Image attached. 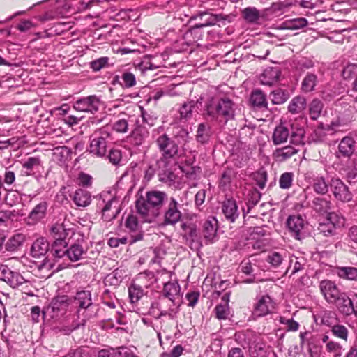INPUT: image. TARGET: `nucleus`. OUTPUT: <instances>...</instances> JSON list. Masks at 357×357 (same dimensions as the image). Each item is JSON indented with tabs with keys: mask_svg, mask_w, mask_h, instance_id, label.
Masks as SVG:
<instances>
[{
	"mask_svg": "<svg viewBox=\"0 0 357 357\" xmlns=\"http://www.w3.org/2000/svg\"><path fill=\"white\" fill-rule=\"evenodd\" d=\"M66 257L71 261H77L82 259L86 250L79 243H74L66 250Z\"/></svg>",
	"mask_w": 357,
	"mask_h": 357,
	"instance_id": "34",
	"label": "nucleus"
},
{
	"mask_svg": "<svg viewBox=\"0 0 357 357\" xmlns=\"http://www.w3.org/2000/svg\"><path fill=\"white\" fill-rule=\"evenodd\" d=\"M326 220L331 223V225L334 226L336 229L343 227L345 221L342 215H339L335 212L328 213Z\"/></svg>",
	"mask_w": 357,
	"mask_h": 357,
	"instance_id": "63",
	"label": "nucleus"
},
{
	"mask_svg": "<svg viewBox=\"0 0 357 357\" xmlns=\"http://www.w3.org/2000/svg\"><path fill=\"white\" fill-rule=\"evenodd\" d=\"M181 205L174 197H170L162 209V222L164 226H174L181 220Z\"/></svg>",
	"mask_w": 357,
	"mask_h": 357,
	"instance_id": "9",
	"label": "nucleus"
},
{
	"mask_svg": "<svg viewBox=\"0 0 357 357\" xmlns=\"http://www.w3.org/2000/svg\"><path fill=\"white\" fill-rule=\"evenodd\" d=\"M337 275L342 279L348 280H356L357 279V268L352 266L338 267L337 269Z\"/></svg>",
	"mask_w": 357,
	"mask_h": 357,
	"instance_id": "49",
	"label": "nucleus"
},
{
	"mask_svg": "<svg viewBox=\"0 0 357 357\" xmlns=\"http://www.w3.org/2000/svg\"><path fill=\"white\" fill-rule=\"evenodd\" d=\"M108 159L110 163L114 165H119L122 160L121 151L119 149L112 148L109 146V149L107 153V155L104 158Z\"/></svg>",
	"mask_w": 357,
	"mask_h": 357,
	"instance_id": "61",
	"label": "nucleus"
},
{
	"mask_svg": "<svg viewBox=\"0 0 357 357\" xmlns=\"http://www.w3.org/2000/svg\"><path fill=\"white\" fill-rule=\"evenodd\" d=\"M249 354L251 357H266L265 344L261 342L254 341L249 345Z\"/></svg>",
	"mask_w": 357,
	"mask_h": 357,
	"instance_id": "50",
	"label": "nucleus"
},
{
	"mask_svg": "<svg viewBox=\"0 0 357 357\" xmlns=\"http://www.w3.org/2000/svg\"><path fill=\"white\" fill-rule=\"evenodd\" d=\"M53 324L51 328L52 332L56 335H67L74 330L79 328L80 326H84L86 319L79 323L75 315L68 314L58 319H52Z\"/></svg>",
	"mask_w": 357,
	"mask_h": 357,
	"instance_id": "8",
	"label": "nucleus"
},
{
	"mask_svg": "<svg viewBox=\"0 0 357 357\" xmlns=\"http://www.w3.org/2000/svg\"><path fill=\"white\" fill-rule=\"evenodd\" d=\"M331 201L330 199L321 197H314L311 204L312 208L320 214L327 213L331 208Z\"/></svg>",
	"mask_w": 357,
	"mask_h": 357,
	"instance_id": "30",
	"label": "nucleus"
},
{
	"mask_svg": "<svg viewBox=\"0 0 357 357\" xmlns=\"http://www.w3.org/2000/svg\"><path fill=\"white\" fill-rule=\"evenodd\" d=\"M72 301V298L68 295L54 297L49 305L43 311V318L48 317L52 319H58L68 315Z\"/></svg>",
	"mask_w": 357,
	"mask_h": 357,
	"instance_id": "7",
	"label": "nucleus"
},
{
	"mask_svg": "<svg viewBox=\"0 0 357 357\" xmlns=\"http://www.w3.org/2000/svg\"><path fill=\"white\" fill-rule=\"evenodd\" d=\"M275 308V303L268 294L257 296L253 307L252 314L255 317H264L271 314Z\"/></svg>",
	"mask_w": 357,
	"mask_h": 357,
	"instance_id": "14",
	"label": "nucleus"
},
{
	"mask_svg": "<svg viewBox=\"0 0 357 357\" xmlns=\"http://www.w3.org/2000/svg\"><path fill=\"white\" fill-rule=\"evenodd\" d=\"M352 303V298L346 292H343L333 305L335 306L340 314L344 316H350L354 312Z\"/></svg>",
	"mask_w": 357,
	"mask_h": 357,
	"instance_id": "23",
	"label": "nucleus"
},
{
	"mask_svg": "<svg viewBox=\"0 0 357 357\" xmlns=\"http://www.w3.org/2000/svg\"><path fill=\"white\" fill-rule=\"evenodd\" d=\"M305 134L304 127L296 122L287 125L281 123L274 129L272 141L274 145H280L285 143L288 138H290L292 144H303Z\"/></svg>",
	"mask_w": 357,
	"mask_h": 357,
	"instance_id": "3",
	"label": "nucleus"
},
{
	"mask_svg": "<svg viewBox=\"0 0 357 357\" xmlns=\"http://www.w3.org/2000/svg\"><path fill=\"white\" fill-rule=\"evenodd\" d=\"M324 104L319 99H314L309 106V114L312 120H317L321 115Z\"/></svg>",
	"mask_w": 357,
	"mask_h": 357,
	"instance_id": "57",
	"label": "nucleus"
},
{
	"mask_svg": "<svg viewBox=\"0 0 357 357\" xmlns=\"http://www.w3.org/2000/svg\"><path fill=\"white\" fill-rule=\"evenodd\" d=\"M67 245L68 243L66 241H54L52 244L50 253L57 259L66 257V250H68Z\"/></svg>",
	"mask_w": 357,
	"mask_h": 357,
	"instance_id": "46",
	"label": "nucleus"
},
{
	"mask_svg": "<svg viewBox=\"0 0 357 357\" xmlns=\"http://www.w3.org/2000/svg\"><path fill=\"white\" fill-rule=\"evenodd\" d=\"M120 77L116 75L114 78V82H117L123 89H129L133 87L136 85V78L133 73L130 72H124L123 73L121 77V81H119Z\"/></svg>",
	"mask_w": 357,
	"mask_h": 357,
	"instance_id": "43",
	"label": "nucleus"
},
{
	"mask_svg": "<svg viewBox=\"0 0 357 357\" xmlns=\"http://www.w3.org/2000/svg\"><path fill=\"white\" fill-rule=\"evenodd\" d=\"M305 224L306 221L301 215H289L287 220V226L291 236L298 240L303 236Z\"/></svg>",
	"mask_w": 357,
	"mask_h": 357,
	"instance_id": "18",
	"label": "nucleus"
},
{
	"mask_svg": "<svg viewBox=\"0 0 357 357\" xmlns=\"http://www.w3.org/2000/svg\"><path fill=\"white\" fill-rule=\"evenodd\" d=\"M125 227L130 234L129 243L130 244L143 238L144 232L136 216L133 215H128L125 222Z\"/></svg>",
	"mask_w": 357,
	"mask_h": 357,
	"instance_id": "16",
	"label": "nucleus"
},
{
	"mask_svg": "<svg viewBox=\"0 0 357 357\" xmlns=\"http://www.w3.org/2000/svg\"><path fill=\"white\" fill-rule=\"evenodd\" d=\"M22 167L26 169V176H31L35 169H38L41 166V161L38 157H29L22 164Z\"/></svg>",
	"mask_w": 357,
	"mask_h": 357,
	"instance_id": "45",
	"label": "nucleus"
},
{
	"mask_svg": "<svg viewBox=\"0 0 357 357\" xmlns=\"http://www.w3.org/2000/svg\"><path fill=\"white\" fill-rule=\"evenodd\" d=\"M149 137V130L144 125L138 123L130 134V142L132 145L139 146L146 142Z\"/></svg>",
	"mask_w": 357,
	"mask_h": 357,
	"instance_id": "22",
	"label": "nucleus"
},
{
	"mask_svg": "<svg viewBox=\"0 0 357 357\" xmlns=\"http://www.w3.org/2000/svg\"><path fill=\"white\" fill-rule=\"evenodd\" d=\"M331 333L335 337L347 342L349 337V330L347 326L343 324H335L331 329Z\"/></svg>",
	"mask_w": 357,
	"mask_h": 357,
	"instance_id": "54",
	"label": "nucleus"
},
{
	"mask_svg": "<svg viewBox=\"0 0 357 357\" xmlns=\"http://www.w3.org/2000/svg\"><path fill=\"white\" fill-rule=\"evenodd\" d=\"M211 135V126L205 123L198 125L196 135V139L201 144L207 143Z\"/></svg>",
	"mask_w": 357,
	"mask_h": 357,
	"instance_id": "42",
	"label": "nucleus"
},
{
	"mask_svg": "<svg viewBox=\"0 0 357 357\" xmlns=\"http://www.w3.org/2000/svg\"><path fill=\"white\" fill-rule=\"evenodd\" d=\"M305 264V259L303 257L291 256L289 257V266L285 274L291 269V275L301 271Z\"/></svg>",
	"mask_w": 357,
	"mask_h": 357,
	"instance_id": "47",
	"label": "nucleus"
},
{
	"mask_svg": "<svg viewBox=\"0 0 357 357\" xmlns=\"http://www.w3.org/2000/svg\"><path fill=\"white\" fill-rule=\"evenodd\" d=\"M330 191L338 201L348 202L352 199L349 187L339 177H330Z\"/></svg>",
	"mask_w": 357,
	"mask_h": 357,
	"instance_id": "11",
	"label": "nucleus"
},
{
	"mask_svg": "<svg viewBox=\"0 0 357 357\" xmlns=\"http://www.w3.org/2000/svg\"><path fill=\"white\" fill-rule=\"evenodd\" d=\"M112 140V131L108 127H102L95 130L90 136L87 151L93 156L103 158L107 155Z\"/></svg>",
	"mask_w": 357,
	"mask_h": 357,
	"instance_id": "4",
	"label": "nucleus"
},
{
	"mask_svg": "<svg viewBox=\"0 0 357 357\" xmlns=\"http://www.w3.org/2000/svg\"><path fill=\"white\" fill-rule=\"evenodd\" d=\"M47 203L45 201L40 202L29 213L26 218V222L29 225H34L44 220L47 215Z\"/></svg>",
	"mask_w": 357,
	"mask_h": 357,
	"instance_id": "21",
	"label": "nucleus"
},
{
	"mask_svg": "<svg viewBox=\"0 0 357 357\" xmlns=\"http://www.w3.org/2000/svg\"><path fill=\"white\" fill-rule=\"evenodd\" d=\"M242 17L250 24H258L260 23L261 14L255 7H247L242 10Z\"/></svg>",
	"mask_w": 357,
	"mask_h": 357,
	"instance_id": "32",
	"label": "nucleus"
},
{
	"mask_svg": "<svg viewBox=\"0 0 357 357\" xmlns=\"http://www.w3.org/2000/svg\"><path fill=\"white\" fill-rule=\"evenodd\" d=\"M318 230L325 236H333L336 233V229L326 220L319 223Z\"/></svg>",
	"mask_w": 357,
	"mask_h": 357,
	"instance_id": "64",
	"label": "nucleus"
},
{
	"mask_svg": "<svg viewBox=\"0 0 357 357\" xmlns=\"http://www.w3.org/2000/svg\"><path fill=\"white\" fill-rule=\"evenodd\" d=\"M73 200L77 206L86 207L89 206L91 202V194L86 190L77 189L74 193Z\"/></svg>",
	"mask_w": 357,
	"mask_h": 357,
	"instance_id": "35",
	"label": "nucleus"
},
{
	"mask_svg": "<svg viewBox=\"0 0 357 357\" xmlns=\"http://www.w3.org/2000/svg\"><path fill=\"white\" fill-rule=\"evenodd\" d=\"M218 220L215 217H210L202 226V242L206 245L212 243L216 238L218 230Z\"/></svg>",
	"mask_w": 357,
	"mask_h": 357,
	"instance_id": "19",
	"label": "nucleus"
},
{
	"mask_svg": "<svg viewBox=\"0 0 357 357\" xmlns=\"http://www.w3.org/2000/svg\"><path fill=\"white\" fill-rule=\"evenodd\" d=\"M250 102L253 107L261 110L268 109V101L266 95L259 89L253 91L250 96Z\"/></svg>",
	"mask_w": 357,
	"mask_h": 357,
	"instance_id": "31",
	"label": "nucleus"
},
{
	"mask_svg": "<svg viewBox=\"0 0 357 357\" xmlns=\"http://www.w3.org/2000/svg\"><path fill=\"white\" fill-rule=\"evenodd\" d=\"M285 254L282 255L276 251L270 252L266 257V261L271 264L272 268L280 267L284 261Z\"/></svg>",
	"mask_w": 357,
	"mask_h": 357,
	"instance_id": "55",
	"label": "nucleus"
},
{
	"mask_svg": "<svg viewBox=\"0 0 357 357\" xmlns=\"http://www.w3.org/2000/svg\"><path fill=\"white\" fill-rule=\"evenodd\" d=\"M261 192L257 190V189H253L250 190L248 195L247 198V211L243 208V215H245V213H248L252 208H253L255 206H256L259 200L261 199Z\"/></svg>",
	"mask_w": 357,
	"mask_h": 357,
	"instance_id": "52",
	"label": "nucleus"
},
{
	"mask_svg": "<svg viewBox=\"0 0 357 357\" xmlns=\"http://www.w3.org/2000/svg\"><path fill=\"white\" fill-rule=\"evenodd\" d=\"M168 164L169 163H167L165 167L162 165L161 168L158 166V176L160 181L171 185L175 181L176 175L169 168L167 167Z\"/></svg>",
	"mask_w": 357,
	"mask_h": 357,
	"instance_id": "41",
	"label": "nucleus"
},
{
	"mask_svg": "<svg viewBox=\"0 0 357 357\" xmlns=\"http://www.w3.org/2000/svg\"><path fill=\"white\" fill-rule=\"evenodd\" d=\"M236 170L233 168H226L221 174L219 180V187L222 190H227L230 188L231 183L236 176Z\"/></svg>",
	"mask_w": 357,
	"mask_h": 357,
	"instance_id": "37",
	"label": "nucleus"
},
{
	"mask_svg": "<svg viewBox=\"0 0 357 357\" xmlns=\"http://www.w3.org/2000/svg\"><path fill=\"white\" fill-rule=\"evenodd\" d=\"M97 208L102 213V218L109 222L116 218L120 212L119 200L109 192L100 193L96 197Z\"/></svg>",
	"mask_w": 357,
	"mask_h": 357,
	"instance_id": "6",
	"label": "nucleus"
},
{
	"mask_svg": "<svg viewBox=\"0 0 357 357\" xmlns=\"http://www.w3.org/2000/svg\"><path fill=\"white\" fill-rule=\"evenodd\" d=\"M137 280L139 282L144 284L146 288H148L156 281V279L153 272L145 271L139 274Z\"/></svg>",
	"mask_w": 357,
	"mask_h": 357,
	"instance_id": "62",
	"label": "nucleus"
},
{
	"mask_svg": "<svg viewBox=\"0 0 357 357\" xmlns=\"http://www.w3.org/2000/svg\"><path fill=\"white\" fill-rule=\"evenodd\" d=\"M73 233V229L66 228L64 224L59 223L53 225L50 230V235L54 239V241H66L67 236Z\"/></svg>",
	"mask_w": 357,
	"mask_h": 357,
	"instance_id": "27",
	"label": "nucleus"
},
{
	"mask_svg": "<svg viewBox=\"0 0 357 357\" xmlns=\"http://www.w3.org/2000/svg\"><path fill=\"white\" fill-rule=\"evenodd\" d=\"M130 123H138V119H134L132 116H128V119H121L113 124V129L118 132L125 133L128 130V126Z\"/></svg>",
	"mask_w": 357,
	"mask_h": 357,
	"instance_id": "53",
	"label": "nucleus"
},
{
	"mask_svg": "<svg viewBox=\"0 0 357 357\" xmlns=\"http://www.w3.org/2000/svg\"><path fill=\"white\" fill-rule=\"evenodd\" d=\"M74 301L76 302V304L78 305L79 308L91 309L93 307L90 291H78L74 297Z\"/></svg>",
	"mask_w": 357,
	"mask_h": 357,
	"instance_id": "29",
	"label": "nucleus"
},
{
	"mask_svg": "<svg viewBox=\"0 0 357 357\" xmlns=\"http://www.w3.org/2000/svg\"><path fill=\"white\" fill-rule=\"evenodd\" d=\"M140 110L142 123L150 128L155 126L158 120L156 114L153 111L146 110L142 107H140Z\"/></svg>",
	"mask_w": 357,
	"mask_h": 357,
	"instance_id": "58",
	"label": "nucleus"
},
{
	"mask_svg": "<svg viewBox=\"0 0 357 357\" xmlns=\"http://www.w3.org/2000/svg\"><path fill=\"white\" fill-rule=\"evenodd\" d=\"M50 250V243L45 238H37L32 244L31 254L35 258L45 256Z\"/></svg>",
	"mask_w": 357,
	"mask_h": 357,
	"instance_id": "28",
	"label": "nucleus"
},
{
	"mask_svg": "<svg viewBox=\"0 0 357 357\" xmlns=\"http://www.w3.org/2000/svg\"><path fill=\"white\" fill-rule=\"evenodd\" d=\"M25 239V235L22 233L14 234L6 243V250L8 252L17 251L23 245Z\"/></svg>",
	"mask_w": 357,
	"mask_h": 357,
	"instance_id": "36",
	"label": "nucleus"
},
{
	"mask_svg": "<svg viewBox=\"0 0 357 357\" xmlns=\"http://www.w3.org/2000/svg\"><path fill=\"white\" fill-rule=\"evenodd\" d=\"M202 102L199 100H190L184 102L179 109V114L181 119L188 120L191 119L193 114L199 113Z\"/></svg>",
	"mask_w": 357,
	"mask_h": 357,
	"instance_id": "25",
	"label": "nucleus"
},
{
	"mask_svg": "<svg viewBox=\"0 0 357 357\" xmlns=\"http://www.w3.org/2000/svg\"><path fill=\"white\" fill-rule=\"evenodd\" d=\"M128 294L131 303H135L144 296V290L139 284H132L128 288Z\"/></svg>",
	"mask_w": 357,
	"mask_h": 357,
	"instance_id": "60",
	"label": "nucleus"
},
{
	"mask_svg": "<svg viewBox=\"0 0 357 357\" xmlns=\"http://www.w3.org/2000/svg\"><path fill=\"white\" fill-rule=\"evenodd\" d=\"M100 105L101 100L96 95L78 98L73 103V107L76 111L90 114H96L99 111Z\"/></svg>",
	"mask_w": 357,
	"mask_h": 357,
	"instance_id": "10",
	"label": "nucleus"
},
{
	"mask_svg": "<svg viewBox=\"0 0 357 357\" xmlns=\"http://www.w3.org/2000/svg\"><path fill=\"white\" fill-rule=\"evenodd\" d=\"M181 227L190 248L195 250H199L203 246V242L202 237L199 234L196 225L193 223L184 222L181 224Z\"/></svg>",
	"mask_w": 357,
	"mask_h": 357,
	"instance_id": "13",
	"label": "nucleus"
},
{
	"mask_svg": "<svg viewBox=\"0 0 357 357\" xmlns=\"http://www.w3.org/2000/svg\"><path fill=\"white\" fill-rule=\"evenodd\" d=\"M307 20L304 17L293 18L284 21L280 26L281 29L298 30L307 25Z\"/></svg>",
	"mask_w": 357,
	"mask_h": 357,
	"instance_id": "38",
	"label": "nucleus"
},
{
	"mask_svg": "<svg viewBox=\"0 0 357 357\" xmlns=\"http://www.w3.org/2000/svg\"><path fill=\"white\" fill-rule=\"evenodd\" d=\"M318 82L317 75L311 73H307L301 83V90L305 93H309L314 90Z\"/></svg>",
	"mask_w": 357,
	"mask_h": 357,
	"instance_id": "44",
	"label": "nucleus"
},
{
	"mask_svg": "<svg viewBox=\"0 0 357 357\" xmlns=\"http://www.w3.org/2000/svg\"><path fill=\"white\" fill-rule=\"evenodd\" d=\"M298 151V150L292 146H286L277 149L273 152V157L277 161L282 162L292 157Z\"/></svg>",
	"mask_w": 357,
	"mask_h": 357,
	"instance_id": "40",
	"label": "nucleus"
},
{
	"mask_svg": "<svg viewBox=\"0 0 357 357\" xmlns=\"http://www.w3.org/2000/svg\"><path fill=\"white\" fill-rule=\"evenodd\" d=\"M123 354L124 356L127 354V349L126 347H121L119 350L113 348H106L100 350L97 357H121Z\"/></svg>",
	"mask_w": 357,
	"mask_h": 357,
	"instance_id": "56",
	"label": "nucleus"
},
{
	"mask_svg": "<svg viewBox=\"0 0 357 357\" xmlns=\"http://www.w3.org/2000/svg\"><path fill=\"white\" fill-rule=\"evenodd\" d=\"M155 144L162 155L157 161V166L165 167L171 160H176L178 155V145L173 138L164 133L157 137Z\"/></svg>",
	"mask_w": 357,
	"mask_h": 357,
	"instance_id": "5",
	"label": "nucleus"
},
{
	"mask_svg": "<svg viewBox=\"0 0 357 357\" xmlns=\"http://www.w3.org/2000/svg\"><path fill=\"white\" fill-rule=\"evenodd\" d=\"M306 99L301 96H297L291 99L288 106V111L292 114L301 113L306 107Z\"/></svg>",
	"mask_w": 357,
	"mask_h": 357,
	"instance_id": "39",
	"label": "nucleus"
},
{
	"mask_svg": "<svg viewBox=\"0 0 357 357\" xmlns=\"http://www.w3.org/2000/svg\"><path fill=\"white\" fill-rule=\"evenodd\" d=\"M319 287L324 299L328 304H333L344 292L338 288L334 281L330 280H321Z\"/></svg>",
	"mask_w": 357,
	"mask_h": 357,
	"instance_id": "15",
	"label": "nucleus"
},
{
	"mask_svg": "<svg viewBox=\"0 0 357 357\" xmlns=\"http://www.w3.org/2000/svg\"><path fill=\"white\" fill-rule=\"evenodd\" d=\"M180 289V286L177 282H167L164 284L162 290L163 296L171 301L173 303V305H174V301L176 298L178 296Z\"/></svg>",
	"mask_w": 357,
	"mask_h": 357,
	"instance_id": "33",
	"label": "nucleus"
},
{
	"mask_svg": "<svg viewBox=\"0 0 357 357\" xmlns=\"http://www.w3.org/2000/svg\"><path fill=\"white\" fill-rule=\"evenodd\" d=\"M357 150V142L354 137L351 136L344 137L337 146L335 151V157L342 160H349Z\"/></svg>",
	"mask_w": 357,
	"mask_h": 357,
	"instance_id": "12",
	"label": "nucleus"
},
{
	"mask_svg": "<svg viewBox=\"0 0 357 357\" xmlns=\"http://www.w3.org/2000/svg\"><path fill=\"white\" fill-rule=\"evenodd\" d=\"M0 280L13 288H16L24 282V279L20 273L13 271L8 266L3 264H0Z\"/></svg>",
	"mask_w": 357,
	"mask_h": 357,
	"instance_id": "17",
	"label": "nucleus"
},
{
	"mask_svg": "<svg viewBox=\"0 0 357 357\" xmlns=\"http://www.w3.org/2000/svg\"><path fill=\"white\" fill-rule=\"evenodd\" d=\"M197 18L200 19V22L195 24L191 31H194L197 28L214 25L219 21L218 15L208 12H199L197 15L190 17L191 20H197Z\"/></svg>",
	"mask_w": 357,
	"mask_h": 357,
	"instance_id": "24",
	"label": "nucleus"
},
{
	"mask_svg": "<svg viewBox=\"0 0 357 357\" xmlns=\"http://www.w3.org/2000/svg\"><path fill=\"white\" fill-rule=\"evenodd\" d=\"M169 199L165 192L156 190L147 191L144 197L141 196L137 199V211L145 221L152 222L161 215L162 209Z\"/></svg>",
	"mask_w": 357,
	"mask_h": 357,
	"instance_id": "2",
	"label": "nucleus"
},
{
	"mask_svg": "<svg viewBox=\"0 0 357 357\" xmlns=\"http://www.w3.org/2000/svg\"><path fill=\"white\" fill-rule=\"evenodd\" d=\"M279 78V73L275 69L265 70L261 78V82L264 85L271 86L275 83Z\"/></svg>",
	"mask_w": 357,
	"mask_h": 357,
	"instance_id": "51",
	"label": "nucleus"
},
{
	"mask_svg": "<svg viewBox=\"0 0 357 357\" xmlns=\"http://www.w3.org/2000/svg\"><path fill=\"white\" fill-rule=\"evenodd\" d=\"M236 104L226 96H216L208 98L204 105L203 116L216 121L221 126L234 119Z\"/></svg>",
	"mask_w": 357,
	"mask_h": 357,
	"instance_id": "1",
	"label": "nucleus"
},
{
	"mask_svg": "<svg viewBox=\"0 0 357 357\" xmlns=\"http://www.w3.org/2000/svg\"><path fill=\"white\" fill-rule=\"evenodd\" d=\"M312 186L317 194L326 195L330 190V178H326L319 174L314 176Z\"/></svg>",
	"mask_w": 357,
	"mask_h": 357,
	"instance_id": "26",
	"label": "nucleus"
},
{
	"mask_svg": "<svg viewBox=\"0 0 357 357\" xmlns=\"http://www.w3.org/2000/svg\"><path fill=\"white\" fill-rule=\"evenodd\" d=\"M222 213L229 222H234L239 216L236 202L233 198L225 199L221 205Z\"/></svg>",
	"mask_w": 357,
	"mask_h": 357,
	"instance_id": "20",
	"label": "nucleus"
},
{
	"mask_svg": "<svg viewBox=\"0 0 357 357\" xmlns=\"http://www.w3.org/2000/svg\"><path fill=\"white\" fill-rule=\"evenodd\" d=\"M326 351L331 357H340L343 352V348L340 343L330 341L326 344Z\"/></svg>",
	"mask_w": 357,
	"mask_h": 357,
	"instance_id": "59",
	"label": "nucleus"
},
{
	"mask_svg": "<svg viewBox=\"0 0 357 357\" xmlns=\"http://www.w3.org/2000/svg\"><path fill=\"white\" fill-rule=\"evenodd\" d=\"M269 98L273 105H281L289 99V94L284 89H277L270 93Z\"/></svg>",
	"mask_w": 357,
	"mask_h": 357,
	"instance_id": "48",
	"label": "nucleus"
}]
</instances>
